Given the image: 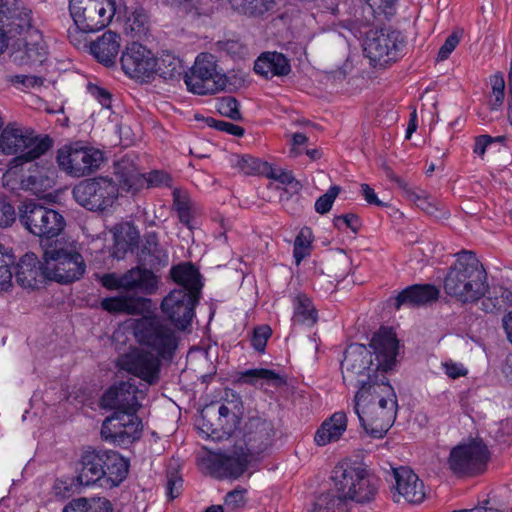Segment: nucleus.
I'll use <instances>...</instances> for the list:
<instances>
[{
	"instance_id": "obj_1",
	"label": "nucleus",
	"mask_w": 512,
	"mask_h": 512,
	"mask_svg": "<svg viewBox=\"0 0 512 512\" xmlns=\"http://www.w3.org/2000/svg\"><path fill=\"white\" fill-rule=\"evenodd\" d=\"M397 354L398 340L387 328L375 333L368 347L350 344L341 362L343 383L347 387H357L381 372H388L395 365Z\"/></svg>"
},
{
	"instance_id": "obj_2",
	"label": "nucleus",
	"mask_w": 512,
	"mask_h": 512,
	"mask_svg": "<svg viewBox=\"0 0 512 512\" xmlns=\"http://www.w3.org/2000/svg\"><path fill=\"white\" fill-rule=\"evenodd\" d=\"M444 290L462 303L477 301L485 295L487 273L473 252L463 250L457 254L444 278Z\"/></svg>"
},
{
	"instance_id": "obj_3",
	"label": "nucleus",
	"mask_w": 512,
	"mask_h": 512,
	"mask_svg": "<svg viewBox=\"0 0 512 512\" xmlns=\"http://www.w3.org/2000/svg\"><path fill=\"white\" fill-rule=\"evenodd\" d=\"M134 334L141 346L158 355L164 362L174 359L180 338L166 320L158 316L143 317L136 322Z\"/></svg>"
},
{
	"instance_id": "obj_4",
	"label": "nucleus",
	"mask_w": 512,
	"mask_h": 512,
	"mask_svg": "<svg viewBox=\"0 0 512 512\" xmlns=\"http://www.w3.org/2000/svg\"><path fill=\"white\" fill-rule=\"evenodd\" d=\"M53 146L50 136H37L31 129L9 123L0 133V151L5 155L20 154L17 159L33 161Z\"/></svg>"
},
{
	"instance_id": "obj_5",
	"label": "nucleus",
	"mask_w": 512,
	"mask_h": 512,
	"mask_svg": "<svg viewBox=\"0 0 512 512\" xmlns=\"http://www.w3.org/2000/svg\"><path fill=\"white\" fill-rule=\"evenodd\" d=\"M21 225L39 238L57 237L65 228V218L57 210L34 200H26L18 207Z\"/></svg>"
},
{
	"instance_id": "obj_6",
	"label": "nucleus",
	"mask_w": 512,
	"mask_h": 512,
	"mask_svg": "<svg viewBox=\"0 0 512 512\" xmlns=\"http://www.w3.org/2000/svg\"><path fill=\"white\" fill-rule=\"evenodd\" d=\"M332 480L337 493L359 503L371 501L376 492V479L361 467L341 462L332 471Z\"/></svg>"
},
{
	"instance_id": "obj_7",
	"label": "nucleus",
	"mask_w": 512,
	"mask_h": 512,
	"mask_svg": "<svg viewBox=\"0 0 512 512\" xmlns=\"http://www.w3.org/2000/svg\"><path fill=\"white\" fill-rule=\"evenodd\" d=\"M404 46L403 35L392 28L371 29L363 41L364 55L375 68L396 62Z\"/></svg>"
},
{
	"instance_id": "obj_8",
	"label": "nucleus",
	"mask_w": 512,
	"mask_h": 512,
	"mask_svg": "<svg viewBox=\"0 0 512 512\" xmlns=\"http://www.w3.org/2000/svg\"><path fill=\"white\" fill-rule=\"evenodd\" d=\"M69 11L78 30L92 33L110 23L115 3L113 0H70Z\"/></svg>"
},
{
	"instance_id": "obj_9",
	"label": "nucleus",
	"mask_w": 512,
	"mask_h": 512,
	"mask_svg": "<svg viewBox=\"0 0 512 512\" xmlns=\"http://www.w3.org/2000/svg\"><path fill=\"white\" fill-rule=\"evenodd\" d=\"M75 201L92 212H103L112 207L118 197V187L113 179L97 177L81 181L73 188Z\"/></svg>"
},
{
	"instance_id": "obj_10",
	"label": "nucleus",
	"mask_w": 512,
	"mask_h": 512,
	"mask_svg": "<svg viewBox=\"0 0 512 512\" xmlns=\"http://www.w3.org/2000/svg\"><path fill=\"white\" fill-rule=\"evenodd\" d=\"M187 89L198 95L214 94L225 88L227 78L217 70L211 54L202 53L196 57L194 65L184 75Z\"/></svg>"
},
{
	"instance_id": "obj_11",
	"label": "nucleus",
	"mask_w": 512,
	"mask_h": 512,
	"mask_svg": "<svg viewBox=\"0 0 512 512\" xmlns=\"http://www.w3.org/2000/svg\"><path fill=\"white\" fill-rule=\"evenodd\" d=\"M47 280L61 284L79 280L85 272V263L79 253H71L63 248L50 247L44 250Z\"/></svg>"
},
{
	"instance_id": "obj_12",
	"label": "nucleus",
	"mask_w": 512,
	"mask_h": 512,
	"mask_svg": "<svg viewBox=\"0 0 512 512\" xmlns=\"http://www.w3.org/2000/svg\"><path fill=\"white\" fill-rule=\"evenodd\" d=\"M59 167L67 174L82 177L94 173L103 160L101 151L75 142L61 147L56 157Z\"/></svg>"
},
{
	"instance_id": "obj_13",
	"label": "nucleus",
	"mask_w": 512,
	"mask_h": 512,
	"mask_svg": "<svg viewBox=\"0 0 512 512\" xmlns=\"http://www.w3.org/2000/svg\"><path fill=\"white\" fill-rule=\"evenodd\" d=\"M365 390L356 392L354 397V412L358 416L361 427L372 438H383L396 418L393 405L386 409H377L371 403Z\"/></svg>"
},
{
	"instance_id": "obj_14",
	"label": "nucleus",
	"mask_w": 512,
	"mask_h": 512,
	"mask_svg": "<svg viewBox=\"0 0 512 512\" xmlns=\"http://www.w3.org/2000/svg\"><path fill=\"white\" fill-rule=\"evenodd\" d=\"M138 410L119 409L107 417L101 427V437L118 445H127L141 437L143 425Z\"/></svg>"
},
{
	"instance_id": "obj_15",
	"label": "nucleus",
	"mask_w": 512,
	"mask_h": 512,
	"mask_svg": "<svg viewBox=\"0 0 512 512\" xmlns=\"http://www.w3.org/2000/svg\"><path fill=\"white\" fill-rule=\"evenodd\" d=\"M255 459L236 443L231 450L207 457L206 465L210 475L216 479H238L252 465Z\"/></svg>"
},
{
	"instance_id": "obj_16",
	"label": "nucleus",
	"mask_w": 512,
	"mask_h": 512,
	"mask_svg": "<svg viewBox=\"0 0 512 512\" xmlns=\"http://www.w3.org/2000/svg\"><path fill=\"white\" fill-rule=\"evenodd\" d=\"M163 359L144 348H137L121 355L117 366L149 385H156L160 380Z\"/></svg>"
},
{
	"instance_id": "obj_17",
	"label": "nucleus",
	"mask_w": 512,
	"mask_h": 512,
	"mask_svg": "<svg viewBox=\"0 0 512 512\" xmlns=\"http://www.w3.org/2000/svg\"><path fill=\"white\" fill-rule=\"evenodd\" d=\"M200 296L184 288L172 290L162 301L161 310L179 330H185L191 325L195 315L194 309Z\"/></svg>"
},
{
	"instance_id": "obj_18",
	"label": "nucleus",
	"mask_w": 512,
	"mask_h": 512,
	"mask_svg": "<svg viewBox=\"0 0 512 512\" xmlns=\"http://www.w3.org/2000/svg\"><path fill=\"white\" fill-rule=\"evenodd\" d=\"M489 459L487 446L481 440L454 447L448 458L449 468L456 474L475 473L482 470Z\"/></svg>"
},
{
	"instance_id": "obj_19",
	"label": "nucleus",
	"mask_w": 512,
	"mask_h": 512,
	"mask_svg": "<svg viewBox=\"0 0 512 512\" xmlns=\"http://www.w3.org/2000/svg\"><path fill=\"white\" fill-rule=\"evenodd\" d=\"M123 72L130 78L149 82L154 79L156 58L153 53L138 42L127 45L120 58Z\"/></svg>"
},
{
	"instance_id": "obj_20",
	"label": "nucleus",
	"mask_w": 512,
	"mask_h": 512,
	"mask_svg": "<svg viewBox=\"0 0 512 512\" xmlns=\"http://www.w3.org/2000/svg\"><path fill=\"white\" fill-rule=\"evenodd\" d=\"M18 39V49L11 54L14 63L19 66L34 68L42 65L47 59V47L40 32L30 23Z\"/></svg>"
},
{
	"instance_id": "obj_21",
	"label": "nucleus",
	"mask_w": 512,
	"mask_h": 512,
	"mask_svg": "<svg viewBox=\"0 0 512 512\" xmlns=\"http://www.w3.org/2000/svg\"><path fill=\"white\" fill-rule=\"evenodd\" d=\"M274 435L275 429L271 421L251 418L246 423L243 439L238 444L243 445L244 450L256 460L257 455L271 446Z\"/></svg>"
},
{
	"instance_id": "obj_22",
	"label": "nucleus",
	"mask_w": 512,
	"mask_h": 512,
	"mask_svg": "<svg viewBox=\"0 0 512 512\" xmlns=\"http://www.w3.org/2000/svg\"><path fill=\"white\" fill-rule=\"evenodd\" d=\"M232 396V400H226L219 406L218 423L215 427L213 424H203L207 429L206 433L209 437L213 439H221L224 436L229 437L239 426L242 403L239 396L234 394Z\"/></svg>"
},
{
	"instance_id": "obj_23",
	"label": "nucleus",
	"mask_w": 512,
	"mask_h": 512,
	"mask_svg": "<svg viewBox=\"0 0 512 512\" xmlns=\"http://www.w3.org/2000/svg\"><path fill=\"white\" fill-rule=\"evenodd\" d=\"M139 395L142 391L131 381H120L109 387L102 395L100 403L103 408L119 410H139Z\"/></svg>"
},
{
	"instance_id": "obj_24",
	"label": "nucleus",
	"mask_w": 512,
	"mask_h": 512,
	"mask_svg": "<svg viewBox=\"0 0 512 512\" xmlns=\"http://www.w3.org/2000/svg\"><path fill=\"white\" fill-rule=\"evenodd\" d=\"M391 476L397 492L393 495L394 501L399 502L403 497L412 504L422 502L425 497L424 484L410 468L404 466L394 468Z\"/></svg>"
},
{
	"instance_id": "obj_25",
	"label": "nucleus",
	"mask_w": 512,
	"mask_h": 512,
	"mask_svg": "<svg viewBox=\"0 0 512 512\" xmlns=\"http://www.w3.org/2000/svg\"><path fill=\"white\" fill-rule=\"evenodd\" d=\"M439 294L440 290L432 284H414L404 288L388 302L396 310L402 306L418 308L437 301Z\"/></svg>"
},
{
	"instance_id": "obj_26",
	"label": "nucleus",
	"mask_w": 512,
	"mask_h": 512,
	"mask_svg": "<svg viewBox=\"0 0 512 512\" xmlns=\"http://www.w3.org/2000/svg\"><path fill=\"white\" fill-rule=\"evenodd\" d=\"M14 275L21 287L38 288L47 280L44 255L39 260L34 253H26L17 263Z\"/></svg>"
},
{
	"instance_id": "obj_27",
	"label": "nucleus",
	"mask_w": 512,
	"mask_h": 512,
	"mask_svg": "<svg viewBox=\"0 0 512 512\" xmlns=\"http://www.w3.org/2000/svg\"><path fill=\"white\" fill-rule=\"evenodd\" d=\"M98 453L101 470H104L101 485L110 488L119 486L127 478L129 462L114 450L98 449Z\"/></svg>"
},
{
	"instance_id": "obj_28",
	"label": "nucleus",
	"mask_w": 512,
	"mask_h": 512,
	"mask_svg": "<svg viewBox=\"0 0 512 512\" xmlns=\"http://www.w3.org/2000/svg\"><path fill=\"white\" fill-rule=\"evenodd\" d=\"M114 176L113 181L117 184L118 189L121 188L127 192L135 193L146 183L145 174L138 170L134 160L129 156H124L115 163Z\"/></svg>"
},
{
	"instance_id": "obj_29",
	"label": "nucleus",
	"mask_w": 512,
	"mask_h": 512,
	"mask_svg": "<svg viewBox=\"0 0 512 512\" xmlns=\"http://www.w3.org/2000/svg\"><path fill=\"white\" fill-rule=\"evenodd\" d=\"M146 266L139 263L136 267H133L124 272V284L125 291H135L143 295H153L158 290V277Z\"/></svg>"
},
{
	"instance_id": "obj_30",
	"label": "nucleus",
	"mask_w": 512,
	"mask_h": 512,
	"mask_svg": "<svg viewBox=\"0 0 512 512\" xmlns=\"http://www.w3.org/2000/svg\"><path fill=\"white\" fill-rule=\"evenodd\" d=\"M100 461L98 449L88 447L82 452L76 463V479L80 485L89 486L102 480L104 470Z\"/></svg>"
},
{
	"instance_id": "obj_31",
	"label": "nucleus",
	"mask_w": 512,
	"mask_h": 512,
	"mask_svg": "<svg viewBox=\"0 0 512 512\" xmlns=\"http://www.w3.org/2000/svg\"><path fill=\"white\" fill-rule=\"evenodd\" d=\"M149 304L150 300L147 298L130 295L104 298L101 301V307L105 311L127 315H140L148 309Z\"/></svg>"
},
{
	"instance_id": "obj_32",
	"label": "nucleus",
	"mask_w": 512,
	"mask_h": 512,
	"mask_svg": "<svg viewBox=\"0 0 512 512\" xmlns=\"http://www.w3.org/2000/svg\"><path fill=\"white\" fill-rule=\"evenodd\" d=\"M139 263L150 268L164 267L169 262V256L158 240L156 232H147L138 253Z\"/></svg>"
},
{
	"instance_id": "obj_33",
	"label": "nucleus",
	"mask_w": 512,
	"mask_h": 512,
	"mask_svg": "<svg viewBox=\"0 0 512 512\" xmlns=\"http://www.w3.org/2000/svg\"><path fill=\"white\" fill-rule=\"evenodd\" d=\"M120 49V36L113 31H106L91 42L90 51L97 61L107 67L115 64Z\"/></svg>"
},
{
	"instance_id": "obj_34",
	"label": "nucleus",
	"mask_w": 512,
	"mask_h": 512,
	"mask_svg": "<svg viewBox=\"0 0 512 512\" xmlns=\"http://www.w3.org/2000/svg\"><path fill=\"white\" fill-rule=\"evenodd\" d=\"M254 71L267 79L274 76L282 77L291 72V65L284 54L266 52L255 61Z\"/></svg>"
},
{
	"instance_id": "obj_35",
	"label": "nucleus",
	"mask_w": 512,
	"mask_h": 512,
	"mask_svg": "<svg viewBox=\"0 0 512 512\" xmlns=\"http://www.w3.org/2000/svg\"><path fill=\"white\" fill-rule=\"evenodd\" d=\"M17 12L19 13L12 15L13 18L7 19L6 23H0V54L7 48L8 38L22 35L30 27L31 10L18 3Z\"/></svg>"
},
{
	"instance_id": "obj_36",
	"label": "nucleus",
	"mask_w": 512,
	"mask_h": 512,
	"mask_svg": "<svg viewBox=\"0 0 512 512\" xmlns=\"http://www.w3.org/2000/svg\"><path fill=\"white\" fill-rule=\"evenodd\" d=\"M347 428V416L344 412H335L325 420L315 433L314 440L319 446L337 441Z\"/></svg>"
},
{
	"instance_id": "obj_37",
	"label": "nucleus",
	"mask_w": 512,
	"mask_h": 512,
	"mask_svg": "<svg viewBox=\"0 0 512 512\" xmlns=\"http://www.w3.org/2000/svg\"><path fill=\"white\" fill-rule=\"evenodd\" d=\"M171 278L186 291L200 296L202 283L198 269L190 262L173 266L170 270Z\"/></svg>"
},
{
	"instance_id": "obj_38",
	"label": "nucleus",
	"mask_w": 512,
	"mask_h": 512,
	"mask_svg": "<svg viewBox=\"0 0 512 512\" xmlns=\"http://www.w3.org/2000/svg\"><path fill=\"white\" fill-rule=\"evenodd\" d=\"M62 512H113V505L106 497H78L70 500Z\"/></svg>"
},
{
	"instance_id": "obj_39",
	"label": "nucleus",
	"mask_w": 512,
	"mask_h": 512,
	"mask_svg": "<svg viewBox=\"0 0 512 512\" xmlns=\"http://www.w3.org/2000/svg\"><path fill=\"white\" fill-rule=\"evenodd\" d=\"M294 313L292 316L293 325L313 326L318 320L317 311L309 297L305 294H298L293 299Z\"/></svg>"
},
{
	"instance_id": "obj_40",
	"label": "nucleus",
	"mask_w": 512,
	"mask_h": 512,
	"mask_svg": "<svg viewBox=\"0 0 512 512\" xmlns=\"http://www.w3.org/2000/svg\"><path fill=\"white\" fill-rule=\"evenodd\" d=\"M155 76H159L165 81L178 80L183 74L184 68L182 61L171 53H163L156 58Z\"/></svg>"
},
{
	"instance_id": "obj_41",
	"label": "nucleus",
	"mask_w": 512,
	"mask_h": 512,
	"mask_svg": "<svg viewBox=\"0 0 512 512\" xmlns=\"http://www.w3.org/2000/svg\"><path fill=\"white\" fill-rule=\"evenodd\" d=\"M149 30V17L142 7L127 12L124 31L132 38H142Z\"/></svg>"
},
{
	"instance_id": "obj_42",
	"label": "nucleus",
	"mask_w": 512,
	"mask_h": 512,
	"mask_svg": "<svg viewBox=\"0 0 512 512\" xmlns=\"http://www.w3.org/2000/svg\"><path fill=\"white\" fill-rule=\"evenodd\" d=\"M22 188L34 194L44 193L54 185V178L44 169H35L21 180Z\"/></svg>"
},
{
	"instance_id": "obj_43",
	"label": "nucleus",
	"mask_w": 512,
	"mask_h": 512,
	"mask_svg": "<svg viewBox=\"0 0 512 512\" xmlns=\"http://www.w3.org/2000/svg\"><path fill=\"white\" fill-rule=\"evenodd\" d=\"M259 380H264L275 386L285 384V379L273 370L265 368L248 369L239 373V382L255 385Z\"/></svg>"
},
{
	"instance_id": "obj_44",
	"label": "nucleus",
	"mask_w": 512,
	"mask_h": 512,
	"mask_svg": "<svg viewBox=\"0 0 512 512\" xmlns=\"http://www.w3.org/2000/svg\"><path fill=\"white\" fill-rule=\"evenodd\" d=\"M234 10L247 16L258 17L271 11L275 0H230Z\"/></svg>"
},
{
	"instance_id": "obj_45",
	"label": "nucleus",
	"mask_w": 512,
	"mask_h": 512,
	"mask_svg": "<svg viewBox=\"0 0 512 512\" xmlns=\"http://www.w3.org/2000/svg\"><path fill=\"white\" fill-rule=\"evenodd\" d=\"M14 262L12 250L0 243V290L2 291H7L12 286Z\"/></svg>"
},
{
	"instance_id": "obj_46",
	"label": "nucleus",
	"mask_w": 512,
	"mask_h": 512,
	"mask_svg": "<svg viewBox=\"0 0 512 512\" xmlns=\"http://www.w3.org/2000/svg\"><path fill=\"white\" fill-rule=\"evenodd\" d=\"M349 500L350 498H346L340 493L335 495L328 492L321 494L315 505L319 510H326L327 512H349Z\"/></svg>"
},
{
	"instance_id": "obj_47",
	"label": "nucleus",
	"mask_w": 512,
	"mask_h": 512,
	"mask_svg": "<svg viewBox=\"0 0 512 512\" xmlns=\"http://www.w3.org/2000/svg\"><path fill=\"white\" fill-rule=\"evenodd\" d=\"M173 206L175 210L177 211L178 218L180 222L184 225H186L188 228H191L190 223L192 220V214H191V201L189 196L179 190L174 189L173 190Z\"/></svg>"
},
{
	"instance_id": "obj_48",
	"label": "nucleus",
	"mask_w": 512,
	"mask_h": 512,
	"mask_svg": "<svg viewBox=\"0 0 512 512\" xmlns=\"http://www.w3.org/2000/svg\"><path fill=\"white\" fill-rule=\"evenodd\" d=\"M397 0H367V8L376 20H390L396 13Z\"/></svg>"
},
{
	"instance_id": "obj_49",
	"label": "nucleus",
	"mask_w": 512,
	"mask_h": 512,
	"mask_svg": "<svg viewBox=\"0 0 512 512\" xmlns=\"http://www.w3.org/2000/svg\"><path fill=\"white\" fill-rule=\"evenodd\" d=\"M387 372H381L378 375L370 378L368 381H365V384H360L356 388H358L357 392H361L365 390L366 394L369 395L372 401H377L381 394L384 393V385H390L387 377L385 376Z\"/></svg>"
},
{
	"instance_id": "obj_50",
	"label": "nucleus",
	"mask_w": 512,
	"mask_h": 512,
	"mask_svg": "<svg viewBox=\"0 0 512 512\" xmlns=\"http://www.w3.org/2000/svg\"><path fill=\"white\" fill-rule=\"evenodd\" d=\"M217 111L224 117L230 118L234 121L242 119V115L239 110V102L235 97L226 96L222 97L217 101Z\"/></svg>"
},
{
	"instance_id": "obj_51",
	"label": "nucleus",
	"mask_w": 512,
	"mask_h": 512,
	"mask_svg": "<svg viewBox=\"0 0 512 512\" xmlns=\"http://www.w3.org/2000/svg\"><path fill=\"white\" fill-rule=\"evenodd\" d=\"M262 171L263 174L269 179H273L285 185H292L296 188L300 186V183L294 178L291 171L276 168L270 164L264 165V169H262Z\"/></svg>"
},
{
	"instance_id": "obj_52",
	"label": "nucleus",
	"mask_w": 512,
	"mask_h": 512,
	"mask_svg": "<svg viewBox=\"0 0 512 512\" xmlns=\"http://www.w3.org/2000/svg\"><path fill=\"white\" fill-rule=\"evenodd\" d=\"M490 84L492 87V96L494 99L491 101L490 106L492 110H498L504 100L505 81L503 74L498 72L490 77Z\"/></svg>"
},
{
	"instance_id": "obj_53",
	"label": "nucleus",
	"mask_w": 512,
	"mask_h": 512,
	"mask_svg": "<svg viewBox=\"0 0 512 512\" xmlns=\"http://www.w3.org/2000/svg\"><path fill=\"white\" fill-rule=\"evenodd\" d=\"M246 489L237 487L234 490L228 492L224 499V504L228 511L239 512L246 505Z\"/></svg>"
},
{
	"instance_id": "obj_54",
	"label": "nucleus",
	"mask_w": 512,
	"mask_h": 512,
	"mask_svg": "<svg viewBox=\"0 0 512 512\" xmlns=\"http://www.w3.org/2000/svg\"><path fill=\"white\" fill-rule=\"evenodd\" d=\"M340 192V188L338 186H332L328 189V191L321 195L315 202V210L319 214L328 213L332 205Z\"/></svg>"
},
{
	"instance_id": "obj_55",
	"label": "nucleus",
	"mask_w": 512,
	"mask_h": 512,
	"mask_svg": "<svg viewBox=\"0 0 512 512\" xmlns=\"http://www.w3.org/2000/svg\"><path fill=\"white\" fill-rule=\"evenodd\" d=\"M271 334L272 330L268 325H262L254 328L253 335L251 338L252 347L256 351L263 353L265 351L267 341L270 338Z\"/></svg>"
},
{
	"instance_id": "obj_56",
	"label": "nucleus",
	"mask_w": 512,
	"mask_h": 512,
	"mask_svg": "<svg viewBox=\"0 0 512 512\" xmlns=\"http://www.w3.org/2000/svg\"><path fill=\"white\" fill-rule=\"evenodd\" d=\"M416 206L428 215L434 216L437 219L448 218L449 216V212L445 209H440L426 193L421 196V199L417 202Z\"/></svg>"
},
{
	"instance_id": "obj_57",
	"label": "nucleus",
	"mask_w": 512,
	"mask_h": 512,
	"mask_svg": "<svg viewBox=\"0 0 512 512\" xmlns=\"http://www.w3.org/2000/svg\"><path fill=\"white\" fill-rule=\"evenodd\" d=\"M267 164V162H261L259 159L250 155L242 156L237 163L240 170L247 175L256 173L263 174L262 169H264V165Z\"/></svg>"
},
{
	"instance_id": "obj_58",
	"label": "nucleus",
	"mask_w": 512,
	"mask_h": 512,
	"mask_svg": "<svg viewBox=\"0 0 512 512\" xmlns=\"http://www.w3.org/2000/svg\"><path fill=\"white\" fill-rule=\"evenodd\" d=\"M205 121H206L207 126H209L211 128H215L216 130H219V131L226 132L233 136L242 137L245 133L244 128H242L241 126L235 125L233 123H230V122H226L223 120H216L212 117L206 118Z\"/></svg>"
},
{
	"instance_id": "obj_59",
	"label": "nucleus",
	"mask_w": 512,
	"mask_h": 512,
	"mask_svg": "<svg viewBox=\"0 0 512 512\" xmlns=\"http://www.w3.org/2000/svg\"><path fill=\"white\" fill-rule=\"evenodd\" d=\"M462 35L463 30L460 29L455 30L450 34L446 38L444 44L440 47L437 59L440 61L446 60L459 44Z\"/></svg>"
},
{
	"instance_id": "obj_60",
	"label": "nucleus",
	"mask_w": 512,
	"mask_h": 512,
	"mask_svg": "<svg viewBox=\"0 0 512 512\" xmlns=\"http://www.w3.org/2000/svg\"><path fill=\"white\" fill-rule=\"evenodd\" d=\"M333 224L339 230H342L343 228H349L354 233H357L361 227L359 217L353 213L336 216L333 219Z\"/></svg>"
},
{
	"instance_id": "obj_61",
	"label": "nucleus",
	"mask_w": 512,
	"mask_h": 512,
	"mask_svg": "<svg viewBox=\"0 0 512 512\" xmlns=\"http://www.w3.org/2000/svg\"><path fill=\"white\" fill-rule=\"evenodd\" d=\"M310 240L304 235V230L297 235L294 241L293 256L297 265L309 255Z\"/></svg>"
},
{
	"instance_id": "obj_62",
	"label": "nucleus",
	"mask_w": 512,
	"mask_h": 512,
	"mask_svg": "<svg viewBox=\"0 0 512 512\" xmlns=\"http://www.w3.org/2000/svg\"><path fill=\"white\" fill-rule=\"evenodd\" d=\"M384 393L381 394V397L377 401H372L371 403L375 405L377 409H386L393 405V412L397 413V399L394 389L391 385H384L383 387Z\"/></svg>"
},
{
	"instance_id": "obj_63",
	"label": "nucleus",
	"mask_w": 512,
	"mask_h": 512,
	"mask_svg": "<svg viewBox=\"0 0 512 512\" xmlns=\"http://www.w3.org/2000/svg\"><path fill=\"white\" fill-rule=\"evenodd\" d=\"M16 220V211L6 199L0 198V228L10 227Z\"/></svg>"
},
{
	"instance_id": "obj_64",
	"label": "nucleus",
	"mask_w": 512,
	"mask_h": 512,
	"mask_svg": "<svg viewBox=\"0 0 512 512\" xmlns=\"http://www.w3.org/2000/svg\"><path fill=\"white\" fill-rule=\"evenodd\" d=\"M172 182L171 176L161 170H154L151 171L148 174V177H146V187H159V186H165L170 187Z\"/></svg>"
}]
</instances>
